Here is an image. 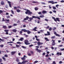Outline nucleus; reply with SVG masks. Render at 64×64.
<instances>
[{
  "instance_id": "obj_3",
  "label": "nucleus",
  "mask_w": 64,
  "mask_h": 64,
  "mask_svg": "<svg viewBox=\"0 0 64 64\" xmlns=\"http://www.w3.org/2000/svg\"><path fill=\"white\" fill-rule=\"evenodd\" d=\"M29 42V41L27 40H26L24 41V43L26 45H28L27 43Z\"/></svg>"
},
{
  "instance_id": "obj_50",
  "label": "nucleus",
  "mask_w": 64,
  "mask_h": 64,
  "mask_svg": "<svg viewBox=\"0 0 64 64\" xmlns=\"http://www.w3.org/2000/svg\"><path fill=\"white\" fill-rule=\"evenodd\" d=\"M32 46H33V44H31V45H30L29 46V47H32Z\"/></svg>"
},
{
  "instance_id": "obj_2",
  "label": "nucleus",
  "mask_w": 64,
  "mask_h": 64,
  "mask_svg": "<svg viewBox=\"0 0 64 64\" xmlns=\"http://www.w3.org/2000/svg\"><path fill=\"white\" fill-rule=\"evenodd\" d=\"M52 41L53 42L52 44V46H54L56 44L55 42V40H52Z\"/></svg>"
},
{
  "instance_id": "obj_57",
  "label": "nucleus",
  "mask_w": 64,
  "mask_h": 64,
  "mask_svg": "<svg viewBox=\"0 0 64 64\" xmlns=\"http://www.w3.org/2000/svg\"><path fill=\"white\" fill-rule=\"evenodd\" d=\"M30 52H31V53L32 54H33V53H34V52H33V51H31Z\"/></svg>"
},
{
  "instance_id": "obj_4",
  "label": "nucleus",
  "mask_w": 64,
  "mask_h": 64,
  "mask_svg": "<svg viewBox=\"0 0 64 64\" xmlns=\"http://www.w3.org/2000/svg\"><path fill=\"white\" fill-rule=\"evenodd\" d=\"M37 44L38 46H40V45H42L43 44V43L38 42H37Z\"/></svg>"
},
{
  "instance_id": "obj_37",
  "label": "nucleus",
  "mask_w": 64,
  "mask_h": 64,
  "mask_svg": "<svg viewBox=\"0 0 64 64\" xmlns=\"http://www.w3.org/2000/svg\"><path fill=\"white\" fill-rule=\"evenodd\" d=\"M11 12H12V14H14V12L13 11V10H12L11 11Z\"/></svg>"
},
{
  "instance_id": "obj_21",
  "label": "nucleus",
  "mask_w": 64,
  "mask_h": 64,
  "mask_svg": "<svg viewBox=\"0 0 64 64\" xmlns=\"http://www.w3.org/2000/svg\"><path fill=\"white\" fill-rule=\"evenodd\" d=\"M56 19L57 20V21H58V22H60V20H59V18H56Z\"/></svg>"
},
{
  "instance_id": "obj_43",
  "label": "nucleus",
  "mask_w": 64,
  "mask_h": 64,
  "mask_svg": "<svg viewBox=\"0 0 64 64\" xmlns=\"http://www.w3.org/2000/svg\"><path fill=\"white\" fill-rule=\"evenodd\" d=\"M21 59L22 60H25V58H24V57L22 58H21Z\"/></svg>"
},
{
  "instance_id": "obj_12",
  "label": "nucleus",
  "mask_w": 64,
  "mask_h": 64,
  "mask_svg": "<svg viewBox=\"0 0 64 64\" xmlns=\"http://www.w3.org/2000/svg\"><path fill=\"white\" fill-rule=\"evenodd\" d=\"M44 39L45 40H46V41H49V40L47 38H45Z\"/></svg>"
},
{
  "instance_id": "obj_42",
  "label": "nucleus",
  "mask_w": 64,
  "mask_h": 64,
  "mask_svg": "<svg viewBox=\"0 0 64 64\" xmlns=\"http://www.w3.org/2000/svg\"><path fill=\"white\" fill-rule=\"evenodd\" d=\"M2 62V60L1 58H0V63H1Z\"/></svg>"
},
{
  "instance_id": "obj_54",
  "label": "nucleus",
  "mask_w": 64,
  "mask_h": 64,
  "mask_svg": "<svg viewBox=\"0 0 64 64\" xmlns=\"http://www.w3.org/2000/svg\"><path fill=\"white\" fill-rule=\"evenodd\" d=\"M56 36H58V37H60V35L58 34H56Z\"/></svg>"
},
{
  "instance_id": "obj_9",
  "label": "nucleus",
  "mask_w": 64,
  "mask_h": 64,
  "mask_svg": "<svg viewBox=\"0 0 64 64\" xmlns=\"http://www.w3.org/2000/svg\"><path fill=\"white\" fill-rule=\"evenodd\" d=\"M21 30L22 31H23L24 32H27L28 30H26L25 29H23L22 30Z\"/></svg>"
},
{
  "instance_id": "obj_25",
  "label": "nucleus",
  "mask_w": 64,
  "mask_h": 64,
  "mask_svg": "<svg viewBox=\"0 0 64 64\" xmlns=\"http://www.w3.org/2000/svg\"><path fill=\"white\" fill-rule=\"evenodd\" d=\"M16 61L17 62H19V60L18 58H16Z\"/></svg>"
},
{
  "instance_id": "obj_31",
  "label": "nucleus",
  "mask_w": 64,
  "mask_h": 64,
  "mask_svg": "<svg viewBox=\"0 0 64 64\" xmlns=\"http://www.w3.org/2000/svg\"><path fill=\"white\" fill-rule=\"evenodd\" d=\"M2 59H3L4 60V61H6V58L4 57H2Z\"/></svg>"
},
{
  "instance_id": "obj_7",
  "label": "nucleus",
  "mask_w": 64,
  "mask_h": 64,
  "mask_svg": "<svg viewBox=\"0 0 64 64\" xmlns=\"http://www.w3.org/2000/svg\"><path fill=\"white\" fill-rule=\"evenodd\" d=\"M16 52H11V55H13L15 54Z\"/></svg>"
},
{
  "instance_id": "obj_49",
  "label": "nucleus",
  "mask_w": 64,
  "mask_h": 64,
  "mask_svg": "<svg viewBox=\"0 0 64 64\" xmlns=\"http://www.w3.org/2000/svg\"><path fill=\"white\" fill-rule=\"evenodd\" d=\"M7 18H10V16H7Z\"/></svg>"
},
{
  "instance_id": "obj_14",
  "label": "nucleus",
  "mask_w": 64,
  "mask_h": 64,
  "mask_svg": "<svg viewBox=\"0 0 64 64\" xmlns=\"http://www.w3.org/2000/svg\"><path fill=\"white\" fill-rule=\"evenodd\" d=\"M27 32V33L28 34H30V33H32L31 32H30V31H29L28 30Z\"/></svg>"
},
{
  "instance_id": "obj_16",
  "label": "nucleus",
  "mask_w": 64,
  "mask_h": 64,
  "mask_svg": "<svg viewBox=\"0 0 64 64\" xmlns=\"http://www.w3.org/2000/svg\"><path fill=\"white\" fill-rule=\"evenodd\" d=\"M40 18H43L44 17V16L43 15H42L40 16Z\"/></svg>"
},
{
  "instance_id": "obj_63",
  "label": "nucleus",
  "mask_w": 64,
  "mask_h": 64,
  "mask_svg": "<svg viewBox=\"0 0 64 64\" xmlns=\"http://www.w3.org/2000/svg\"><path fill=\"white\" fill-rule=\"evenodd\" d=\"M59 64H61V63H62V61H60L59 62Z\"/></svg>"
},
{
  "instance_id": "obj_55",
  "label": "nucleus",
  "mask_w": 64,
  "mask_h": 64,
  "mask_svg": "<svg viewBox=\"0 0 64 64\" xmlns=\"http://www.w3.org/2000/svg\"><path fill=\"white\" fill-rule=\"evenodd\" d=\"M2 13H3V11L1 10H0V14H1Z\"/></svg>"
},
{
  "instance_id": "obj_1",
  "label": "nucleus",
  "mask_w": 64,
  "mask_h": 64,
  "mask_svg": "<svg viewBox=\"0 0 64 64\" xmlns=\"http://www.w3.org/2000/svg\"><path fill=\"white\" fill-rule=\"evenodd\" d=\"M24 10L27 11L25 12L26 14H28V15H31L32 14V12H30V10H26V9H24Z\"/></svg>"
},
{
  "instance_id": "obj_8",
  "label": "nucleus",
  "mask_w": 64,
  "mask_h": 64,
  "mask_svg": "<svg viewBox=\"0 0 64 64\" xmlns=\"http://www.w3.org/2000/svg\"><path fill=\"white\" fill-rule=\"evenodd\" d=\"M37 29V27H35L34 28H33L32 29V30L33 31H37V30H36Z\"/></svg>"
},
{
  "instance_id": "obj_47",
  "label": "nucleus",
  "mask_w": 64,
  "mask_h": 64,
  "mask_svg": "<svg viewBox=\"0 0 64 64\" xmlns=\"http://www.w3.org/2000/svg\"><path fill=\"white\" fill-rule=\"evenodd\" d=\"M20 21H19V20L17 22L18 23V24H20Z\"/></svg>"
},
{
  "instance_id": "obj_40",
  "label": "nucleus",
  "mask_w": 64,
  "mask_h": 64,
  "mask_svg": "<svg viewBox=\"0 0 64 64\" xmlns=\"http://www.w3.org/2000/svg\"><path fill=\"white\" fill-rule=\"evenodd\" d=\"M60 51H63V50H64V48H61L60 49Z\"/></svg>"
},
{
  "instance_id": "obj_23",
  "label": "nucleus",
  "mask_w": 64,
  "mask_h": 64,
  "mask_svg": "<svg viewBox=\"0 0 64 64\" xmlns=\"http://www.w3.org/2000/svg\"><path fill=\"white\" fill-rule=\"evenodd\" d=\"M33 3H38V2H35V1H34L32 2Z\"/></svg>"
},
{
  "instance_id": "obj_19",
  "label": "nucleus",
  "mask_w": 64,
  "mask_h": 64,
  "mask_svg": "<svg viewBox=\"0 0 64 64\" xmlns=\"http://www.w3.org/2000/svg\"><path fill=\"white\" fill-rule=\"evenodd\" d=\"M30 21H31L32 20H33V18H29Z\"/></svg>"
},
{
  "instance_id": "obj_18",
  "label": "nucleus",
  "mask_w": 64,
  "mask_h": 64,
  "mask_svg": "<svg viewBox=\"0 0 64 64\" xmlns=\"http://www.w3.org/2000/svg\"><path fill=\"white\" fill-rule=\"evenodd\" d=\"M3 28L4 29H6V28H7V27L6 26H3Z\"/></svg>"
},
{
  "instance_id": "obj_6",
  "label": "nucleus",
  "mask_w": 64,
  "mask_h": 64,
  "mask_svg": "<svg viewBox=\"0 0 64 64\" xmlns=\"http://www.w3.org/2000/svg\"><path fill=\"white\" fill-rule=\"evenodd\" d=\"M8 3L9 4V5L10 7V8H11L12 7V6H11V2L9 1H8Z\"/></svg>"
},
{
  "instance_id": "obj_35",
  "label": "nucleus",
  "mask_w": 64,
  "mask_h": 64,
  "mask_svg": "<svg viewBox=\"0 0 64 64\" xmlns=\"http://www.w3.org/2000/svg\"><path fill=\"white\" fill-rule=\"evenodd\" d=\"M6 20H4V18H2V21L3 22H4V21H5Z\"/></svg>"
},
{
  "instance_id": "obj_39",
  "label": "nucleus",
  "mask_w": 64,
  "mask_h": 64,
  "mask_svg": "<svg viewBox=\"0 0 64 64\" xmlns=\"http://www.w3.org/2000/svg\"><path fill=\"white\" fill-rule=\"evenodd\" d=\"M41 3L42 4H43V5H46V4L44 2H41Z\"/></svg>"
},
{
  "instance_id": "obj_52",
  "label": "nucleus",
  "mask_w": 64,
  "mask_h": 64,
  "mask_svg": "<svg viewBox=\"0 0 64 64\" xmlns=\"http://www.w3.org/2000/svg\"><path fill=\"white\" fill-rule=\"evenodd\" d=\"M52 63L53 64H56V62H55L54 61H53Z\"/></svg>"
},
{
  "instance_id": "obj_26",
  "label": "nucleus",
  "mask_w": 64,
  "mask_h": 64,
  "mask_svg": "<svg viewBox=\"0 0 64 64\" xmlns=\"http://www.w3.org/2000/svg\"><path fill=\"white\" fill-rule=\"evenodd\" d=\"M36 17V16H32V19H33V18H37Z\"/></svg>"
},
{
  "instance_id": "obj_20",
  "label": "nucleus",
  "mask_w": 64,
  "mask_h": 64,
  "mask_svg": "<svg viewBox=\"0 0 64 64\" xmlns=\"http://www.w3.org/2000/svg\"><path fill=\"white\" fill-rule=\"evenodd\" d=\"M52 29L53 30H54V31H55V30H56V28H55V27L54 28H52Z\"/></svg>"
},
{
  "instance_id": "obj_13",
  "label": "nucleus",
  "mask_w": 64,
  "mask_h": 64,
  "mask_svg": "<svg viewBox=\"0 0 64 64\" xmlns=\"http://www.w3.org/2000/svg\"><path fill=\"white\" fill-rule=\"evenodd\" d=\"M0 4L1 5H3L4 4V2L3 1H2L1 2Z\"/></svg>"
},
{
  "instance_id": "obj_45",
  "label": "nucleus",
  "mask_w": 64,
  "mask_h": 64,
  "mask_svg": "<svg viewBox=\"0 0 64 64\" xmlns=\"http://www.w3.org/2000/svg\"><path fill=\"white\" fill-rule=\"evenodd\" d=\"M36 18H37L38 19H39L40 20V18L39 17H38V16H36Z\"/></svg>"
},
{
  "instance_id": "obj_61",
  "label": "nucleus",
  "mask_w": 64,
  "mask_h": 64,
  "mask_svg": "<svg viewBox=\"0 0 64 64\" xmlns=\"http://www.w3.org/2000/svg\"><path fill=\"white\" fill-rule=\"evenodd\" d=\"M6 21H7V22H9V20H6Z\"/></svg>"
},
{
  "instance_id": "obj_60",
  "label": "nucleus",
  "mask_w": 64,
  "mask_h": 64,
  "mask_svg": "<svg viewBox=\"0 0 64 64\" xmlns=\"http://www.w3.org/2000/svg\"><path fill=\"white\" fill-rule=\"evenodd\" d=\"M44 20H45V21H47V22L48 21V20L47 19H45Z\"/></svg>"
},
{
  "instance_id": "obj_15",
  "label": "nucleus",
  "mask_w": 64,
  "mask_h": 64,
  "mask_svg": "<svg viewBox=\"0 0 64 64\" xmlns=\"http://www.w3.org/2000/svg\"><path fill=\"white\" fill-rule=\"evenodd\" d=\"M26 62H28V61L24 60V61H23L22 62V64H23L24 63H26Z\"/></svg>"
},
{
  "instance_id": "obj_34",
  "label": "nucleus",
  "mask_w": 64,
  "mask_h": 64,
  "mask_svg": "<svg viewBox=\"0 0 64 64\" xmlns=\"http://www.w3.org/2000/svg\"><path fill=\"white\" fill-rule=\"evenodd\" d=\"M16 47L17 48H18L19 47H20V45L16 44Z\"/></svg>"
},
{
  "instance_id": "obj_17",
  "label": "nucleus",
  "mask_w": 64,
  "mask_h": 64,
  "mask_svg": "<svg viewBox=\"0 0 64 64\" xmlns=\"http://www.w3.org/2000/svg\"><path fill=\"white\" fill-rule=\"evenodd\" d=\"M23 40H24V38H20V41H22Z\"/></svg>"
},
{
  "instance_id": "obj_10",
  "label": "nucleus",
  "mask_w": 64,
  "mask_h": 64,
  "mask_svg": "<svg viewBox=\"0 0 64 64\" xmlns=\"http://www.w3.org/2000/svg\"><path fill=\"white\" fill-rule=\"evenodd\" d=\"M47 11L45 10H43L42 11V14H45V13H47Z\"/></svg>"
},
{
  "instance_id": "obj_41",
  "label": "nucleus",
  "mask_w": 64,
  "mask_h": 64,
  "mask_svg": "<svg viewBox=\"0 0 64 64\" xmlns=\"http://www.w3.org/2000/svg\"><path fill=\"white\" fill-rule=\"evenodd\" d=\"M48 29L50 31H51L52 30V28H48Z\"/></svg>"
},
{
  "instance_id": "obj_36",
  "label": "nucleus",
  "mask_w": 64,
  "mask_h": 64,
  "mask_svg": "<svg viewBox=\"0 0 64 64\" xmlns=\"http://www.w3.org/2000/svg\"><path fill=\"white\" fill-rule=\"evenodd\" d=\"M4 31L5 32H8L9 31V30H5Z\"/></svg>"
},
{
  "instance_id": "obj_62",
  "label": "nucleus",
  "mask_w": 64,
  "mask_h": 64,
  "mask_svg": "<svg viewBox=\"0 0 64 64\" xmlns=\"http://www.w3.org/2000/svg\"><path fill=\"white\" fill-rule=\"evenodd\" d=\"M3 46H4L3 45H1L0 46V47H3Z\"/></svg>"
},
{
  "instance_id": "obj_56",
  "label": "nucleus",
  "mask_w": 64,
  "mask_h": 64,
  "mask_svg": "<svg viewBox=\"0 0 64 64\" xmlns=\"http://www.w3.org/2000/svg\"><path fill=\"white\" fill-rule=\"evenodd\" d=\"M52 11L54 13H56V11L55 10H52Z\"/></svg>"
},
{
  "instance_id": "obj_24",
  "label": "nucleus",
  "mask_w": 64,
  "mask_h": 64,
  "mask_svg": "<svg viewBox=\"0 0 64 64\" xmlns=\"http://www.w3.org/2000/svg\"><path fill=\"white\" fill-rule=\"evenodd\" d=\"M51 39H55V36H52L51 37Z\"/></svg>"
},
{
  "instance_id": "obj_59",
  "label": "nucleus",
  "mask_w": 64,
  "mask_h": 64,
  "mask_svg": "<svg viewBox=\"0 0 64 64\" xmlns=\"http://www.w3.org/2000/svg\"><path fill=\"white\" fill-rule=\"evenodd\" d=\"M54 34H55V35H56V34H57V33H56V32H54Z\"/></svg>"
},
{
  "instance_id": "obj_51",
  "label": "nucleus",
  "mask_w": 64,
  "mask_h": 64,
  "mask_svg": "<svg viewBox=\"0 0 64 64\" xmlns=\"http://www.w3.org/2000/svg\"><path fill=\"white\" fill-rule=\"evenodd\" d=\"M36 40L37 41H40V40L38 38H36Z\"/></svg>"
},
{
  "instance_id": "obj_44",
  "label": "nucleus",
  "mask_w": 64,
  "mask_h": 64,
  "mask_svg": "<svg viewBox=\"0 0 64 64\" xmlns=\"http://www.w3.org/2000/svg\"><path fill=\"white\" fill-rule=\"evenodd\" d=\"M4 56L5 57H8V56L6 54H5Z\"/></svg>"
},
{
  "instance_id": "obj_53",
  "label": "nucleus",
  "mask_w": 64,
  "mask_h": 64,
  "mask_svg": "<svg viewBox=\"0 0 64 64\" xmlns=\"http://www.w3.org/2000/svg\"><path fill=\"white\" fill-rule=\"evenodd\" d=\"M12 27V26H8V28H11Z\"/></svg>"
},
{
  "instance_id": "obj_29",
  "label": "nucleus",
  "mask_w": 64,
  "mask_h": 64,
  "mask_svg": "<svg viewBox=\"0 0 64 64\" xmlns=\"http://www.w3.org/2000/svg\"><path fill=\"white\" fill-rule=\"evenodd\" d=\"M22 47L24 48V49H26V47L24 46H22Z\"/></svg>"
},
{
  "instance_id": "obj_64",
  "label": "nucleus",
  "mask_w": 64,
  "mask_h": 64,
  "mask_svg": "<svg viewBox=\"0 0 64 64\" xmlns=\"http://www.w3.org/2000/svg\"><path fill=\"white\" fill-rule=\"evenodd\" d=\"M22 64V62H19L18 63V64Z\"/></svg>"
},
{
  "instance_id": "obj_38",
  "label": "nucleus",
  "mask_w": 64,
  "mask_h": 64,
  "mask_svg": "<svg viewBox=\"0 0 64 64\" xmlns=\"http://www.w3.org/2000/svg\"><path fill=\"white\" fill-rule=\"evenodd\" d=\"M13 43V42H8L7 43L8 44V43Z\"/></svg>"
},
{
  "instance_id": "obj_28",
  "label": "nucleus",
  "mask_w": 64,
  "mask_h": 64,
  "mask_svg": "<svg viewBox=\"0 0 64 64\" xmlns=\"http://www.w3.org/2000/svg\"><path fill=\"white\" fill-rule=\"evenodd\" d=\"M41 52V50H38V52H39V53H40Z\"/></svg>"
},
{
  "instance_id": "obj_11",
  "label": "nucleus",
  "mask_w": 64,
  "mask_h": 64,
  "mask_svg": "<svg viewBox=\"0 0 64 64\" xmlns=\"http://www.w3.org/2000/svg\"><path fill=\"white\" fill-rule=\"evenodd\" d=\"M48 2L49 3H52V4H53V1H50Z\"/></svg>"
},
{
  "instance_id": "obj_27",
  "label": "nucleus",
  "mask_w": 64,
  "mask_h": 64,
  "mask_svg": "<svg viewBox=\"0 0 64 64\" xmlns=\"http://www.w3.org/2000/svg\"><path fill=\"white\" fill-rule=\"evenodd\" d=\"M47 33L48 34V35L49 36L50 35V33L49 32H47Z\"/></svg>"
},
{
  "instance_id": "obj_33",
  "label": "nucleus",
  "mask_w": 64,
  "mask_h": 64,
  "mask_svg": "<svg viewBox=\"0 0 64 64\" xmlns=\"http://www.w3.org/2000/svg\"><path fill=\"white\" fill-rule=\"evenodd\" d=\"M12 31L14 32H16V30H12Z\"/></svg>"
},
{
  "instance_id": "obj_58",
  "label": "nucleus",
  "mask_w": 64,
  "mask_h": 64,
  "mask_svg": "<svg viewBox=\"0 0 64 64\" xmlns=\"http://www.w3.org/2000/svg\"><path fill=\"white\" fill-rule=\"evenodd\" d=\"M60 2H61V3H64V1L63 0H61V1H60Z\"/></svg>"
},
{
  "instance_id": "obj_46",
  "label": "nucleus",
  "mask_w": 64,
  "mask_h": 64,
  "mask_svg": "<svg viewBox=\"0 0 64 64\" xmlns=\"http://www.w3.org/2000/svg\"><path fill=\"white\" fill-rule=\"evenodd\" d=\"M38 62V61H36L34 62V63H37Z\"/></svg>"
},
{
  "instance_id": "obj_22",
  "label": "nucleus",
  "mask_w": 64,
  "mask_h": 64,
  "mask_svg": "<svg viewBox=\"0 0 64 64\" xmlns=\"http://www.w3.org/2000/svg\"><path fill=\"white\" fill-rule=\"evenodd\" d=\"M17 44H22V42H18L16 43Z\"/></svg>"
},
{
  "instance_id": "obj_5",
  "label": "nucleus",
  "mask_w": 64,
  "mask_h": 64,
  "mask_svg": "<svg viewBox=\"0 0 64 64\" xmlns=\"http://www.w3.org/2000/svg\"><path fill=\"white\" fill-rule=\"evenodd\" d=\"M29 18L28 16H26V18H24V20H23V22H24V20H28V19Z\"/></svg>"
},
{
  "instance_id": "obj_32",
  "label": "nucleus",
  "mask_w": 64,
  "mask_h": 64,
  "mask_svg": "<svg viewBox=\"0 0 64 64\" xmlns=\"http://www.w3.org/2000/svg\"><path fill=\"white\" fill-rule=\"evenodd\" d=\"M38 14L40 15H41L42 14V12H38Z\"/></svg>"
},
{
  "instance_id": "obj_30",
  "label": "nucleus",
  "mask_w": 64,
  "mask_h": 64,
  "mask_svg": "<svg viewBox=\"0 0 64 64\" xmlns=\"http://www.w3.org/2000/svg\"><path fill=\"white\" fill-rule=\"evenodd\" d=\"M16 11L17 12L19 13V12H20V10H16Z\"/></svg>"
},
{
  "instance_id": "obj_48",
  "label": "nucleus",
  "mask_w": 64,
  "mask_h": 64,
  "mask_svg": "<svg viewBox=\"0 0 64 64\" xmlns=\"http://www.w3.org/2000/svg\"><path fill=\"white\" fill-rule=\"evenodd\" d=\"M56 54L58 56H59V52H57Z\"/></svg>"
}]
</instances>
